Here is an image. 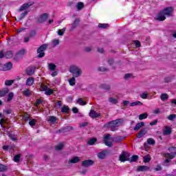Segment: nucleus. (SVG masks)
I'll return each instance as SVG.
<instances>
[{
	"label": "nucleus",
	"instance_id": "f257e3e1",
	"mask_svg": "<svg viewBox=\"0 0 176 176\" xmlns=\"http://www.w3.org/2000/svg\"><path fill=\"white\" fill-rule=\"evenodd\" d=\"M123 123V119H117L104 124V127L110 129L111 131H116V127H119Z\"/></svg>",
	"mask_w": 176,
	"mask_h": 176
},
{
	"label": "nucleus",
	"instance_id": "f03ea898",
	"mask_svg": "<svg viewBox=\"0 0 176 176\" xmlns=\"http://www.w3.org/2000/svg\"><path fill=\"white\" fill-rule=\"evenodd\" d=\"M69 69V72L72 74L73 77L74 78H79V76L82 75V69H80V68H79V67L76 65L70 66Z\"/></svg>",
	"mask_w": 176,
	"mask_h": 176
},
{
	"label": "nucleus",
	"instance_id": "7ed1b4c3",
	"mask_svg": "<svg viewBox=\"0 0 176 176\" xmlns=\"http://www.w3.org/2000/svg\"><path fill=\"white\" fill-rule=\"evenodd\" d=\"M47 44H43L41 46H40L37 49V53H38V58H42V57H45V50L47 49Z\"/></svg>",
	"mask_w": 176,
	"mask_h": 176
},
{
	"label": "nucleus",
	"instance_id": "20e7f679",
	"mask_svg": "<svg viewBox=\"0 0 176 176\" xmlns=\"http://www.w3.org/2000/svg\"><path fill=\"white\" fill-rule=\"evenodd\" d=\"M162 11L167 17H171V16H173V13H174V8L171 6L166 7L162 10Z\"/></svg>",
	"mask_w": 176,
	"mask_h": 176
},
{
	"label": "nucleus",
	"instance_id": "39448f33",
	"mask_svg": "<svg viewBox=\"0 0 176 176\" xmlns=\"http://www.w3.org/2000/svg\"><path fill=\"white\" fill-rule=\"evenodd\" d=\"M120 162L124 163V162H129L130 160V153L123 151L119 157Z\"/></svg>",
	"mask_w": 176,
	"mask_h": 176
},
{
	"label": "nucleus",
	"instance_id": "423d86ee",
	"mask_svg": "<svg viewBox=\"0 0 176 176\" xmlns=\"http://www.w3.org/2000/svg\"><path fill=\"white\" fill-rule=\"evenodd\" d=\"M35 3L34 1H28V3H23L18 10V12H23L24 10H27V9L31 8L32 5Z\"/></svg>",
	"mask_w": 176,
	"mask_h": 176
},
{
	"label": "nucleus",
	"instance_id": "0eeeda50",
	"mask_svg": "<svg viewBox=\"0 0 176 176\" xmlns=\"http://www.w3.org/2000/svg\"><path fill=\"white\" fill-rule=\"evenodd\" d=\"M13 67V64L11 62H8L6 64H0V71H10Z\"/></svg>",
	"mask_w": 176,
	"mask_h": 176
},
{
	"label": "nucleus",
	"instance_id": "6e6552de",
	"mask_svg": "<svg viewBox=\"0 0 176 176\" xmlns=\"http://www.w3.org/2000/svg\"><path fill=\"white\" fill-rule=\"evenodd\" d=\"M154 20L155 21H164V20H166V15L162 10H160L159 11L156 16L154 18Z\"/></svg>",
	"mask_w": 176,
	"mask_h": 176
},
{
	"label": "nucleus",
	"instance_id": "1a4fd4ad",
	"mask_svg": "<svg viewBox=\"0 0 176 176\" xmlns=\"http://www.w3.org/2000/svg\"><path fill=\"white\" fill-rule=\"evenodd\" d=\"M93 164H94V161L92 160H85L81 162L82 167H84L85 168L91 167Z\"/></svg>",
	"mask_w": 176,
	"mask_h": 176
},
{
	"label": "nucleus",
	"instance_id": "9d476101",
	"mask_svg": "<svg viewBox=\"0 0 176 176\" xmlns=\"http://www.w3.org/2000/svg\"><path fill=\"white\" fill-rule=\"evenodd\" d=\"M48 19L49 14L44 13L37 19V22L38 23V24H42L43 23H45V21H46Z\"/></svg>",
	"mask_w": 176,
	"mask_h": 176
},
{
	"label": "nucleus",
	"instance_id": "9b49d317",
	"mask_svg": "<svg viewBox=\"0 0 176 176\" xmlns=\"http://www.w3.org/2000/svg\"><path fill=\"white\" fill-rule=\"evenodd\" d=\"M79 23H80V19L79 18H76L74 21L72 23V26L70 28V31H74L75 28L79 26Z\"/></svg>",
	"mask_w": 176,
	"mask_h": 176
},
{
	"label": "nucleus",
	"instance_id": "f8f14e48",
	"mask_svg": "<svg viewBox=\"0 0 176 176\" xmlns=\"http://www.w3.org/2000/svg\"><path fill=\"white\" fill-rule=\"evenodd\" d=\"M80 162V157L75 156L68 161V164H76Z\"/></svg>",
	"mask_w": 176,
	"mask_h": 176
},
{
	"label": "nucleus",
	"instance_id": "ddd939ff",
	"mask_svg": "<svg viewBox=\"0 0 176 176\" xmlns=\"http://www.w3.org/2000/svg\"><path fill=\"white\" fill-rule=\"evenodd\" d=\"M170 149H175V152L173 154H171L170 153H166L164 154V157H166V159H174V157H175V155H176V147L172 146L170 148Z\"/></svg>",
	"mask_w": 176,
	"mask_h": 176
},
{
	"label": "nucleus",
	"instance_id": "4468645a",
	"mask_svg": "<svg viewBox=\"0 0 176 176\" xmlns=\"http://www.w3.org/2000/svg\"><path fill=\"white\" fill-rule=\"evenodd\" d=\"M89 116L90 118H91L92 119H96L97 118H100V116H101V114L98 113L97 112H96V111L91 109L89 111Z\"/></svg>",
	"mask_w": 176,
	"mask_h": 176
},
{
	"label": "nucleus",
	"instance_id": "2eb2a0df",
	"mask_svg": "<svg viewBox=\"0 0 176 176\" xmlns=\"http://www.w3.org/2000/svg\"><path fill=\"white\" fill-rule=\"evenodd\" d=\"M162 133L164 135H170L171 134L172 131H171V127L166 126L164 127V129L162 130Z\"/></svg>",
	"mask_w": 176,
	"mask_h": 176
},
{
	"label": "nucleus",
	"instance_id": "dca6fc26",
	"mask_svg": "<svg viewBox=\"0 0 176 176\" xmlns=\"http://www.w3.org/2000/svg\"><path fill=\"white\" fill-rule=\"evenodd\" d=\"M148 133V131H146V129L144 128L140 131L138 134L136 135V138H142L145 134Z\"/></svg>",
	"mask_w": 176,
	"mask_h": 176
},
{
	"label": "nucleus",
	"instance_id": "f3484780",
	"mask_svg": "<svg viewBox=\"0 0 176 176\" xmlns=\"http://www.w3.org/2000/svg\"><path fill=\"white\" fill-rule=\"evenodd\" d=\"M107 153H108V151L104 150L98 153V159H100L102 160L103 159H105L107 156Z\"/></svg>",
	"mask_w": 176,
	"mask_h": 176
},
{
	"label": "nucleus",
	"instance_id": "a211bd4d",
	"mask_svg": "<svg viewBox=\"0 0 176 176\" xmlns=\"http://www.w3.org/2000/svg\"><path fill=\"white\" fill-rule=\"evenodd\" d=\"M28 14V11H25L22 12L19 16H17V19H16V21H21Z\"/></svg>",
	"mask_w": 176,
	"mask_h": 176
},
{
	"label": "nucleus",
	"instance_id": "6ab92c4d",
	"mask_svg": "<svg viewBox=\"0 0 176 176\" xmlns=\"http://www.w3.org/2000/svg\"><path fill=\"white\" fill-rule=\"evenodd\" d=\"M149 166H138L137 168V171L140 172V171H142V172H145V171H148V170H149Z\"/></svg>",
	"mask_w": 176,
	"mask_h": 176
},
{
	"label": "nucleus",
	"instance_id": "aec40b11",
	"mask_svg": "<svg viewBox=\"0 0 176 176\" xmlns=\"http://www.w3.org/2000/svg\"><path fill=\"white\" fill-rule=\"evenodd\" d=\"M23 96L25 97H30V96H32V91H31L30 89H25L22 91Z\"/></svg>",
	"mask_w": 176,
	"mask_h": 176
},
{
	"label": "nucleus",
	"instance_id": "412c9836",
	"mask_svg": "<svg viewBox=\"0 0 176 176\" xmlns=\"http://www.w3.org/2000/svg\"><path fill=\"white\" fill-rule=\"evenodd\" d=\"M8 93H9V88H3V89L0 90V97H5Z\"/></svg>",
	"mask_w": 176,
	"mask_h": 176
},
{
	"label": "nucleus",
	"instance_id": "4be33fe9",
	"mask_svg": "<svg viewBox=\"0 0 176 176\" xmlns=\"http://www.w3.org/2000/svg\"><path fill=\"white\" fill-rule=\"evenodd\" d=\"M144 124H145V123H144V122H140L135 125L133 130L135 131H138V130H140V129H141V127H144Z\"/></svg>",
	"mask_w": 176,
	"mask_h": 176
},
{
	"label": "nucleus",
	"instance_id": "5701e85b",
	"mask_svg": "<svg viewBox=\"0 0 176 176\" xmlns=\"http://www.w3.org/2000/svg\"><path fill=\"white\" fill-rule=\"evenodd\" d=\"M35 69H36V67H35L28 69L26 71L27 75H28V76H31L34 75V74H35Z\"/></svg>",
	"mask_w": 176,
	"mask_h": 176
},
{
	"label": "nucleus",
	"instance_id": "b1692460",
	"mask_svg": "<svg viewBox=\"0 0 176 176\" xmlns=\"http://www.w3.org/2000/svg\"><path fill=\"white\" fill-rule=\"evenodd\" d=\"M96 142H97V138H93L88 140V141L87 142V145L92 146V145H94V144H96Z\"/></svg>",
	"mask_w": 176,
	"mask_h": 176
},
{
	"label": "nucleus",
	"instance_id": "393cba45",
	"mask_svg": "<svg viewBox=\"0 0 176 176\" xmlns=\"http://www.w3.org/2000/svg\"><path fill=\"white\" fill-rule=\"evenodd\" d=\"M100 88L102 89V90H105L106 91H109V90H111V86L107 84H102L100 86Z\"/></svg>",
	"mask_w": 176,
	"mask_h": 176
},
{
	"label": "nucleus",
	"instance_id": "a878e982",
	"mask_svg": "<svg viewBox=\"0 0 176 176\" xmlns=\"http://www.w3.org/2000/svg\"><path fill=\"white\" fill-rule=\"evenodd\" d=\"M34 85V78L30 77L26 80V86H32Z\"/></svg>",
	"mask_w": 176,
	"mask_h": 176
},
{
	"label": "nucleus",
	"instance_id": "bb28decb",
	"mask_svg": "<svg viewBox=\"0 0 176 176\" xmlns=\"http://www.w3.org/2000/svg\"><path fill=\"white\" fill-rule=\"evenodd\" d=\"M139 157H140L137 155H132V157L131 158H129V160H128V162H130L131 163L137 162V160H138Z\"/></svg>",
	"mask_w": 176,
	"mask_h": 176
},
{
	"label": "nucleus",
	"instance_id": "cd10ccee",
	"mask_svg": "<svg viewBox=\"0 0 176 176\" xmlns=\"http://www.w3.org/2000/svg\"><path fill=\"white\" fill-rule=\"evenodd\" d=\"M62 113H68L69 112V107L66 105H63V107L61 109Z\"/></svg>",
	"mask_w": 176,
	"mask_h": 176
},
{
	"label": "nucleus",
	"instance_id": "c85d7f7f",
	"mask_svg": "<svg viewBox=\"0 0 176 176\" xmlns=\"http://www.w3.org/2000/svg\"><path fill=\"white\" fill-rule=\"evenodd\" d=\"M54 94V90L50 88H48L46 89V91H45V94L46 96H52V94Z\"/></svg>",
	"mask_w": 176,
	"mask_h": 176
},
{
	"label": "nucleus",
	"instance_id": "c756f323",
	"mask_svg": "<svg viewBox=\"0 0 176 176\" xmlns=\"http://www.w3.org/2000/svg\"><path fill=\"white\" fill-rule=\"evenodd\" d=\"M13 57V52L12 51H7L5 53V58H12Z\"/></svg>",
	"mask_w": 176,
	"mask_h": 176
},
{
	"label": "nucleus",
	"instance_id": "7c9ffc66",
	"mask_svg": "<svg viewBox=\"0 0 176 176\" xmlns=\"http://www.w3.org/2000/svg\"><path fill=\"white\" fill-rule=\"evenodd\" d=\"M8 171V166L0 164V173Z\"/></svg>",
	"mask_w": 176,
	"mask_h": 176
},
{
	"label": "nucleus",
	"instance_id": "2f4dec72",
	"mask_svg": "<svg viewBox=\"0 0 176 176\" xmlns=\"http://www.w3.org/2000/svg\"><path fill=\"white\" fill-rule=\"evenodd\" d=\"M138 105L141 107L143 105V104L141 101H136V102H133L130 103V107H137Z\"/></svg>",
	"mask_w": 176,
	"mask_h": 176
},
{
	"label": "nucleus",
	"instance_id": "473e14b6",
	"mask_svg": "<svg viewBox=\"0 0 176 176\" xmlns=\"http://www.w3.org/2000/svg\"><path fill=\"white\" fill-rule=\"evenodd\" d=\"M8 137H9L10 140H11L12 141H14V142L16 141H17V139L16 138V135L15 134L10 133V132H8Z\"/></svg>",
	"mask_w": 176,
	"mask_h": 176
},
{
	"label": "nucleus",
	"instance_id": "72a5a7b5",
	"mask_svg": "<svg viewBox=\"0 0 176 176\" xmlns=\"http://www.w3.org/2000/svg\"><path fill=\"white\" fill-rule=\"evenodd\" d=\"M13 97H14V94H13V92L8 93V98H7L8 102H10V101L13 100Z\"/></svg>",
	"mask_w": 176,
	"mask_h": 176
},
{
	"label": "nucleus",
	"instance_id": "f704fd0d",
	"mask_svg": "<svg viewBox=\"0 0 176 176\" xmlns=\"http://www.w3.org/2000/svg\"><path fill=\"white\" fill-rule=\"evenodd\" d=\"M48 122H50L51 123H56V122H57V118L51 116L48 118Z\"/></svg>",
	"mask_w": 176,
	"mask_h": 176
},
{
	"label": "nucleus",
	"instance_id": "c9c22d12",
	"mask_svg": "<svg viewBox=\"0 0 176 176\" xmlns=\"http://www.w3.org/2000/svg\"><path fill=\"white\" fill-rule=\"evenodd\" d=\"M146 118H148V113L139 115V120H144V119H146Z\"/></svg>",
	"mask_w": 176,
	"mask_h": 176
},
{
	"label": "nucleus",
	"instance_id": "e433bc0d",
	"mask_svg": "<svg viewBox=\"0 0 176 176\" xmlns=\"http://www.w3.org/2000/svg\"><path fill=\"white\" fill-rule=\"evenodd\" d=\"M109 102H111V104H113L114 105H116L118 104V99L114 98H109Z\"/></svg>",
	"mask_w": 176,
	"mask_h": 176
},
{
	"label": "nucleus",
	"instance_id": "4c0bfd02",
	"mask_svg": "<svg viewBox=\"0 0 176 176\" xmlns=\"http://www.w3.org/2000/svg\"><path fill=\"white\" fill-rule=\"evenodd\" d=\"M147 144H148V145H155V144H156V141H155L153 138H150L147 139Z\"/></svg>",
	"mask_w": 176,
	"mask_h": 176
},
{
	"label": "nucleus",
	"instance_id": "58836bf2",
	"mask_svg": "<svg viewBox=\"0 0 176 176\" xmlns=\"http://www.w3.org/2000/svg\"><path fill=\"white\" fill-rule=\"evenodd\" d=\"M144 163H149L151 162V155H147L143 157Z\"/></svg>",
	"mask_w": 176,
	"mask_h": 176
},
{
	"label": "nucleus",
	"instance_id": "ea45409f",
	"mask_svg": "<svg viewBox=\"0 0 176 176\" xmlns=\"http://www.w3.org/2000/svg\"><path fill=\"white\" fill-rule=\"evenodd\" d=\"M6 123H8V121L5 118H1L0 119V126L2 127V129H5V126L3 124H6Z\"/></svg>",
	"mask_w": 176,
	"mask_h": 176
},
{
	"label": "nucleus",
	"instance_id": "a19ab883",
	"mask_svg": "<svg viewBox=\"0 0 176 176\" xmlns=\"http://www.w3.org/2000/svg\"><path fill=\"white\" fill-rule=\"evenodd\" d=\"M77 102L79 104V105H82V106L86 105V104H87V102L83 100V99L82 98H78L77 100Z\"/></svg>",
	"mask_w": 176,
	"mask_h": 176
},
{
	"label": "nucleus",
	"instance_id": "79ce46f5",
	"mask_svg": "<svg viewBox=\"0 0 176 176\" xmlns=\"http://www.w3.org/2000/svg\"><path fill=\"white\" fill-rule=\"evenodd\" d=\"M76 8L78 10H82V8H85V3L78 2L76 5Z\"/></svg>",
	"mask_w": 176,
	"mask_h": 176
},
{
	"label": "nucleus",
	"instance_id": "37998d69",
	"mask_svg": "<svg viewBox=\"0 0 176 176\" xmlns=\"http://www.w3.org/2000/svg\"><path fill=\"white\" fill-rule=\"evenodd\" d=\"M63 148H64V144L63 143H59L56 146H55V149L56 151H61V149H63Z\"/></svg>",
	"mask_w": 176,
	"mask_h": 176
},
{
	"label": "nucleus",
	"instance_id": "c03bdc74",
	"mask_svg": "<svg viewBox=\"0 0 176 176\" xmlns=\"http://www.w3.org/2000/svg\"><path fill=\"white\" fill-rule=\"evenodd\" d=\"M21 157V154H17V155H14V162H15V163H19V162H20Z\"/></svg>",
	"mask_w": 176,
	"mask_h": 176
},
{
	"label": "nucleus",
	"instance_id": "a18cd8bd",
	"mask_svg": "<svg viewBox=\"0 0 176 176\" xmlns=\"http://www.w3.org/2000/svg\"><path fill=\"white\" fill-rule=\"evenodd\" d=\"M49 87H47V85H44V84H41L40 86V90L41 91H46V90H47Z\"/></svg>",
	"mask_w": 176,
	"mask_h": 176
},
{
	"label": "nucleus",
	"instance_id": "49530a36",
	"mask_svg": "<svg viewBox=\"0 0 176 176\" xmlns=\"http://www.w3.org/2000/svg\"><path fill=\"white\" fill-rule=\"evenodd\" d=\"M98 27H99V28H108V27H109V24L108 23H99Z\"/></svg>",
	"mask_w": 176,
	"mask_h": 176
},
{
	"label": "nucleus",
	"instance_id": "de8ad7c7",
	"mask_svg": "<svg viewBox=\"0 0 176 176\" xmlns=\"http://www.w3.org/2000/svg\"><path fill=\"white\" fill-rule=\"evenodd\" d=\"M14 83V80H6L5 81L6 86H12Z\"/></svg>",
	"mask_w": 176,
	"mask_h": 176
},
{
	"label": "nucleus",
	"instance_id": "09e8293b",
	"mask_svg": "<svg viewBox=\"0 0 176 176\" xmlns=\"http://www.w3.org/2000/svg\"><path fill=\"white\" fill-rule=\"evenodd\" d=\"M160 98L162 101H164V100H168V95L167 94H162Z\"/></svg>",
	"mask_w": 176,
	"mask_h": 176
},
{
	"label": "nucleus",
	"instance_id": "8fccbe9b",
	"mask_svg": "<svg viewBox=\"0 0 176 176\" xmlns=\"http://www.w3.org/2000/svg\"><path fill=\"white\" fill-rule=\"evenodd\" d=\"M29 124L31 127H34L36 124V119L33 118L29 122Z\"/></svg>",
	"mask_w": 176,
	"mask_h": 176
},
{
	"label": "nucleus",
	"instance_id": "3c124183",
	"mask_svg": "<svg viewBox=\"0 0 176 176\" xmlns=\"http://www.w3.org/2000/svg\"><path fill=\"white\" fill-rule=\"evenodd\" d=\"M56 65H54V63H50L48 68L50 69V71H54L56 69Z\"/></svg>",
	"mask_w": 176,
	"mask_h": 176
},
{
	"label": "nucleus",
	"instance_id": "603ef678",
	"mask_svg": "<svg viewBox=\"0 0 176 176\" xmlns=\"http://www.w3.org/2000/svg\"><path fill=\"white\" fill-rule=\"evenodd\" d=\"M75 78L76 77H72L69 80V83L70 85V86H75Z\"/></svg>",
	"mask_w": 176,
	"mask_h": 176
},
{
	"label": "nucleus",
	"instance_id": "864d4df0",
	"mask_svg": "<svg viewBox=\"0 0 176 176\" xmlns=\"http://www.w3.org/2000/svg\"><path fill=\"white\" fill-rule=\"evenodd\" d=\"M36 35V30H31L28 36L30 38H34V36H35Z\"/></svg>",
	"mask_w": 176,
	"mask_h": 176
},
{
	"label": "nucleus",
	"instance_id": "5fc2aeb1",
	"mask_svg": "<svg viewBox=\"0 0 176 176\" xmlns=\"http://www.w3.org/2000/svg\"><path fill=\"white\" fill-rule=\"evenodd\" d=\"M64 32H65V28H63V30H58V35H59V36H63V35H64Z\"/></svg>",
	"mask_w": 176,
	"mask_h": 176
},
{
	"label": "nucleus",
	"instance_id": "6e6d98bb",
	"mask_svg": "<svg viewBox=\"0 0 176 176\" xmlns=\"http://www.w3.org/2000/svg\"><path fill=\"white\" fill-rule=\"evenodd\" d=\"M140 98H142L143 100H146V98H148V92H144L142 94H141Z\"/></svg>",
	"mask_w": 176,
	"mask_h": 176
},
{
	"label": "nucleus",
	"instance_id": "4d7b16f0",
	"mask_svg": "<svg viewBox=\"0 0 176 176\" xmlns=\"http://www.w3.org/2000/svg\"><path fill=\"white\" fill-rule=\"evenodd\" d=\"M58 45H60V41H58V39H54L52 46L56 47L58 46Z\"/></svg>",
	"mask_w": 176,
	"mask_h": 176
},
{
	"label": "nucleus",
	"instance_id": "13d9d810",
	"mask_svg": "<svg viewBox=\"0 0 176 176\" xmlns=\"http://www.w3.org/2000/svg\"><path fill=\"white\" fill-rule=\"evenodd\" d=\"M25 54V50H21L18 52H16V56H24Z\"/></svg>",
	"mask_w": 176,
	"mask_h": 176
},
{
	"label": "nucleus",
	"instance_id": "bf43d9fd",
	"mask_svg": "<svg viewBox=\"0 0 176 176\" xmlns=\"http://www.w3.org/2000/svg\"><path fill=\"white\" fill-rule=\"evenodd\" d=\"M111 134H107L104 137L103 141H109V140L111 139Z\"/></svg>",
	"mask_w": 176,
	"mask_h": 176
},
{
	"label": "nucleus",
	"instance_id": "052dcab7",
	"mask_svg": "<svg viewBox=\"0 0 176 176\" xmlns=\"http://www.w3.org/2000/svg\"><path fill=\"white\" fill-rule=\"evenodd\" d=\"M176 115L175 114H170L168 116V120H174L175 119Z\"/></svg>",
	"mask_w": 176,
	"mask_h": 176
},
{
	"label": "nucleus",
	"instance_id": "680f3d73",
	"mask_svg": "<svg viewBox=\"0 0 176 176\" xmlns=\"http://www.w3.org/2000/svg\"><path fill=\"white\" fill-rule=\"evenodd\" d=\"M98 71H100V72H107V71H108V69L104 67H98Z\"/></svg>",
	"mask_w": 176,
	"mask_h": 176
},
{
	"label": "nucleus",
	"instance_id": "e2e57ef3",
	"mask_svg": "<svg viewBox=\"0 0 176 176\" xmlns=\"http://www.w3.org/2000/svg\"><path fill=\"white\" fill-rule=\"evenodd\" d=\"M134 43H135V47H141V43L140 42V41L136 40L134 41Z\"/></svg>",
	"mask_w": 176,
	"mask_h": 176
},
{
	"label": "nucleus",
	"instance_id": "0e129e2a",
	"mask_svg": "<svg viewBox=\"0 0 176 176\" xmlns=\"http://www.w3.org/2000/svg\"><path fill=\"white\" fill-rule=\"evenodd\" d=\"M155 171H162V166L157 165L155 168H154Z\"/></svg>",
	"mask_w": 176,
	"mask_h": 176
},
{
	"label": "nucleus",
	"instance_id": "69168bd1",
	"mask_svg": "<svg viewBox=\"0 0 176 176\" xmlns=\"http://www.w3.org/2000/svg\"><path fill=\"white\" fill-rule=\"evenodd\" d=\"M65 128L66 129L67 133H68V131H71L72 130H74V127L71 126H65Z\"/></svg>",
	"mask_w": 176,
	"mask_h": 176
},
{
	"label": "nucleus",
	"instance_id": "338daca9",
	"mask_svg": "<svg viewBox=\"0 0 176 176\" xmlns=\"http://www.w3.org/2000/svg\"><path fill=\"white\" fill-rule=\"evenodd\" d=\"M104 144L106 145V146H112V142H109V141H105L104 142Z\"/></svg>",
	"mask_w": 176,
	"mask_h": 176
},
{
	"label": "nucleus",
	"instance_id": "774afa93",
	"mask_svg": "<svg viewBox=\"0 0 176 176\" xmlns=\"http://www.w3.org/2000/svg\"><path fill=\"white\" fill-rule=\"evenodd\" d=\"M171 80H172L171 77H166L164 78L165 83H169V82H171Z\"/></svg>",
	"mask_w": 176,
	"mask_h": 176
}]
</instances>
